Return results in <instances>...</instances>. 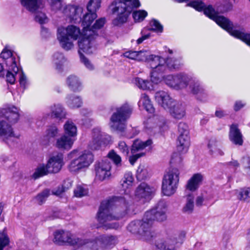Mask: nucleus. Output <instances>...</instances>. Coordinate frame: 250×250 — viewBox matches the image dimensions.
I'll use <instances>...</instances> for the list:
<instances>
[{
  "label": "nucleus",
  "instance_id": "obj_1",
  "mask_svg": "<svg viewBox=\"0 0 250 250\" xmlns=\"http://www.w3.org/2000/svg\"><path fill=\"white\" fill-rule=\"evenodd\" d=\"M134 211V205L127 202L125 197H115L102 203L97 214L98 220L105 229H117L119 227V223L110 222Z\"/></svg>",
  "mask_w": 250,
  "mask_h": 250
},
{
  "label": "nucleus",
  "instance_id": "obj_2",
  "mask_svg": "<svg viewBox=\"0 0 250 250\" xmlns=\"http://www.w3.org/2000/svg\"><path fill=\"white\" fill-rule=\"evenodd\" d=\"M198 11H204L205 15L215 22L222 28L226 30L232 36L241 40L250 46V34L243 31L233 28L232 23L227 18L219 15L218 12H227L231 8V4L226 1L223 6H218L216 11L211 5H206L201 0H195L189 2L187 5Z\"/></svg>",
  "mask_w": 250,
  "mask_h": 250
},
{
  "label": "nucleus",
  "instance_id": "obj_3",
  "mask_svg": "<svg viewBox=\"0 0 250 250\" xmlns=\"http://www.w3.org/2000/svg\"><path fill=\"white\" fill-rule=\"evenodd\" d=\"M140 5L138 0H118L113 2L110 6L112 14L116 16L112 21L113 24L119 26L126 22L133 8Z\"/></svg>",
  "mask_w": 250,
  "mask_h": 250
},
{
  "label": "nucleus",
  "instance_id": "obj_4",
  "mask_svg": "<svg viewBox=\"0 0 250 250\" xmlns=\"http://www.w3.org/2000/svg\"><path fill=\"white\" fill-rule=\"evenodd\" d=\"M189 79H133L132 83L140 89L151 90L161 83L166 84L169 87L179 90L188 86Z\"/></svg>",
  "mask_w": 250,
  "mask_h": 250
},
{
  "label": "nucleus",
  "instance_id": "obj_5",
  "mask_svg": "<svg viewBox=\"0 0 250 250\" xmlns=\"http://www.w3.org/2000/svg\"><path fill=\"white\" fill-rule=\"evenodd\" d=\"M80 29L74 25L60 27L57 30V39L61 47L65 50L73 48V41L81 36Z\"/></svg>",
  "mask_w": 250,
  "mask_h": 250
},
{
  "label": "nucleus",
  "instance_id": "obj_6",
  "mask_svg": "<svg viewBox=\"0 0 250 250\" xmlns=\"http://www.w3.org/2000/svg\"><path fill=\"white\" fill-rule=\"evenodd\" d=\"M132 110V107L127 104L117 108L110 119L111 129L114 131H124L126 127V120L129 118Z\"/></svg>",
  "mask_w": 250,
  "mask_h": 250
},
{
  "label": "nucleus",
  "instance_id": "obj_7",
  "mask_svg": "<svg viewBox=\"0 0 250 250\" xmlns=\"http://www.w3.org/2000/svg\"><path fill=\"white\" fill-rule=\"evenodd\" d=\"M53 243L59 246H74L80 247L87 243L85 239L79 238L70 231L65 229H58L53 234Z\"/></svg>",
  "mask_w": 250,
  "mask_h": 250
},
{
  "label": "nucleus",
  "instance_id": "obj_8",
  "mask_svg": "<svg viewBox=\"0 0 250 250\" xmlns=\"http://www.w3.org/2000/svg\"><path fill=\"white\" fill-rule=\"evenodd\" d=\"M1 58L4 60L7 67L6 78H24L22 70L18 67V58L9 46H6L0 54Z\"/></svg>",
  "mask_w": 250,
  "mask_h": 250
},
{
  "label": "nucleus",
  "instance_id": "obj_9",
  "mask_svg": "<svg viewBox=\"0 0 250 250\" xmlns=\"http://www.w3.org/2000/svg\"><path fill=\"white\" fill-rule=\"evenodd\" d=\"M63 165L62 154L53 155L49 159L46 165H40L37 167L32 177L36 179L49 173H57L60 171Z\"/></svg>",
  "mask_w": 250,
  "mask_h": 250
},
{
  "label": "nucleus",
  "instance_id": "obj_10",
  "mask_svg": "<svg viewBox=\"0 0 250 250\" xmlns=\"http://www.w3.org/2000/svg\"><path fill=\"white\" fill-rule=\"evenodd\" d=\"M127 230L132 234L136 235L143 241H150L155 237V233L153 229H150L145 217L141 220H135L130 222Z\"/></svg>",
  "mask_w": 250,
  "mask_h": 250
},
{
  "label": "nucleus",
  "instance_id": "obj_11",
  "mask_svg": "<svg viewBox=\"0 0 250 250\" xmlns=\"http://www.w3.org/2000/svg\"><path fill=\"white\" fill-rule=\"evenodd\" d=\"M179 171L176 168L170 169L164 174L162 190L165 195L170 196L175 192L179 183Z\"/></svg>",
  "mask_w": 250,
  "mask_h": 250
},
{
  "label": "nucleus",
  "instance_id": "obj_12",
  "mask_svg": "<svg viewBox=\"0 0 250 250\" xmlns=\"http://www.w3.org/2000/svg\"><path fill=\"white\" fill-rule=\"evenodd\" d=\"M167 206L164 202H159L155 208L146 211L144 214L145 220L149 225L150 229L155 221L162 222L167 220Z\"/></svg>",
  "mask_w": 250,
  "mask_h": 250
},
{
  "label": "nucleus",
  "instance_id": "obj_13",
  "mask_svg": "<svg viewBox=\"0 0 250 250\" xmlns=\"http://www.w3.org/2000/svg\"><path fill=\"white\" fill-rule=\"evenodd\" d=\"M94 156L89 151H83L79 156L72 160L69 163L68 168L70 171L78 173L87 168L93 162Z\"/></svg>",
  "mask_w": 250,
  "mask_h": 250
},
{
  "label": "nucleus",
  "instance_id": "obj_14",
  "mask_svg": "<svg viewBox=\"0 0 250 250\" xmlns=\"http://www.w3.org/2000/svg\"><path fill=\"white\" fill-rule=\"evenodd\" d=\"M84 32H82L81 36L79 38L78 45L79 53L83 54L82 52L87 54L92 53L95 50L94 31L89 30L88 35H85Z\"/></svg>",
  "mask_w": 250,
  "mask_h": 250
},
{
  "label": "nucleus",
  "instance_id": "obj_15",
  "mask_svg": "<svg viewBox=\"0 0 250 250\" xmlns=\"http://www.w3.org/2000/svg\"><path fill=\"white\" fill-rule=\"evenodd\" d=\"M147 62L149 63L152 70L150 71L151 78H159L162 77V75L165 73L167 69L164 65L165 63V60L159 56L150 55Z\"/></svg>",
  "mask_w": 250,
  "mask_h": 250
},
{
  "label": "nucleus",
  "instance_id": "obj_16",
  "mask_svg": "<svg viewBox=\"0 0 250 250\" xmlns=\"http://www.w3.org/2000/svg\"><path fill=\"white\" fill-rule=\"evenodd\" d=\"M111 142V137L102 132L99 128L93 129L92 140L89 144V147L92 150L99 149L102 145H107Z\"/></svg>",
  "mask_w": 250,
  "mask_h": 250
},
{
  "label": "nucleus",
  "instance_id": "obj_17",
  "mask_svg": "<svg viewBox=\"0 0 250 250\" xmlns=\"http://www.w3.org/2000/svg\"><path fill=\"white\" fill-rule=\"evenodd\" d=\"M11 125L3 119L0 118V136L8 144L10 142L15 141L19 138L18 135H15L13 133Z\"/></svg>",
  "mask_w": 250,
  "mask_h": 250
},
{
  "label": "nucleus",
  "instance_id": "obj_18",
  "mask_svg": "<svg viewBox=\"0 0 250 250\" xmlns=\"http://www.w3.org/2000/svg\"><path fill=\"white\" fill-rule=\"evenodd\" d=\"M19 116V109L13 105L3 108L0 111V119H3L11 125L17 122Z\"/></svg>",
  "mask_w": 250,
  "mask_h": 250
},
{
  "label": "nucleus",
  "instance_id": "obj_19",
  "mask_svg": "<svg viewBox=\"0 0 250 250\" xmlns=\"http://www.w3.org/2000/svg\"><path fill=\"white\" fill-rule=\"evenodd\" d=\"M111 163L107 160L99 162L95 167L96 178L103 181L108 178L111 175Z\"/></svg>",
  "mask_w": 250,
  "mask_h": 250
},
{
  "label": "nucleus",
  "instance_id": "obj_20",
  "mask_svg": "<svg viewBox=\"0 0 250 250\" xmlns=\"http://www.w3.org/2000/svg\"><path fill=\"white\" fill-rule=\"evenodd\" d=\"M83 9L81 7L68 5L62 8V7L58 10L61 11L70 21L76 22L78 20L81 19V16Z\"/></svg>",
  "mask_w": 250,
  "mask_h": 250
},
{
  "label": "nucleus",
  "instance_id": "obj_21",
  "mask_svg": "<svg viewBox=\"0 0 250 250\" xmlns=\"http://www.w3.org/2000/svg\"><path fill=\"white\" fill-rule=\"evenodd\" d=\"M191 93L194 96L196 100L204 102L207 100V94L204 89L197 83H195L192 79H189L188 83Z\"/></svg>",
  "mask_w": 250,
  "mask_h": 250
},
{
  "label": "nucleus",
  "instance_id": "obj_22",
  "mask_svg": "<svg viewBox=\"0 0 250 250\" xmlns=\"http://www.w3.org/2000/svg\"><path fill=\"white\" fill-rule=\"evenodd\" d=\"M155 191L154 188L150 187L145 183H142L137 187L135 191V197L138 199H143L142 202L144 203L146 200L149 199Z\"/></svg>",
  "mask_w": 250,
  "mask_h": 250
},
{
  "label": "nucleus",
  "instance_id": "obj_23",
  "mask_svg": "<svg viewBox=\"0 0 250 250\" xmlns=\"http://www.w3.org/2000/svg\"><path fill=\"white\" fill-rule=\"evenodd\" d=\"M155 99L159 105L167 110L169 108L174 101L167 92L164 91L157 92L155 95Z\"/></svg>",
  "mask_w": 250,
  "mask_h": 250
},
{
  "label": "nucleus",
  "instance_id": "obj_24",
  "mask_svg": "<svg viewBox=\"0 0 250 250\" xmlns=\"http://www.w3.org/2000/svg\"><path fill=\"white\" fill-rule=\"evenodd\" d=\"M168 110L171 116L176 119H181L186 115V107L184 104L174 101Z\"/></svg>",
  "mask_w": 250,
  "mask_h": 250
},
{
  "label": "nucleus",
  "instance_id": "obj_25",
  "mask_svg": "<svg viewBox=\"0 0 250 250\" xmlns=\"http://www.w3.org/2000/svg\"><path fill=\"white\" fill-rule=\"evenodd\" d=\"M99 242L101 248L109 249L114 247L118 243V238L114 235H100Z\"/></svg>",
  "mask_w": 250,
  "mask_h": 250
},
{
  "label": "nucleus",
  "instance_id": "obj_26",
  "mask_svg": "<svg viewBox=\"0 0 250 250\" xmlns=\"http://www.w3.org/2000/svg\"><path fill=\"white\" fill-rule=\"evenodd\" d=\"M52 62L58 72H62L68 62L64 56L61 53L56 52L52 56Z\"/></svg>",
  "mask_w": 250,
  "mask_h": 250
},
{
  "label": "nucleus",
  "instance_id": "obj_27",
  "mask_svg": "<svg viewBox=\"0 0 250 250\" xmlns=\"http://www.w3.org/2000/svg\"><path fill=\"white\" fill-rule=\"evenodd\" d=\"M229 138L230 141L234 144L238 146L242 145L243 136L236 125H232L230 126Z\"/></svg>",
  "mask_w": 250,
  "mask_h": 250
},
{
  "label": "nucleus",
  "instance_id": "obj_28",
  "mask_svg": "<svg viewBox=\"0 0 250 250\" xmlns=\"http://www.w3.org/2000/svg\"><path fill=\"white\" fill-rule=\"evenodd\" d=\"M97 17V15L95 12H89L88 11L83 16L82 20V19L80 20V21L82 20V24L83 27L82 32H85V35H88V32H89V29L91 27V24Z\"/></svg>",
  "mask_w": 250,
  "mask_h": 250
},
{
  "label": "nucleus",
  "instance_id": "obj_29",
  "mask_svg": "<svg viewBox=\"0 0 250 250\" xmlns=\"http://www.w3.org/2000/svg\"><path fill=\"white\" fill-rule=\"evenodd\" d=\"M204 176L201 173H196L188 180L186 185V189L189 191H195L202 183Z\"/></svg>",
  "mask_w": 250,
  "mask_h": 250
},
{
  "label": "nucleus",
  "instance_id": "obj_30",
  "mask_svg": "<svg viewBox=\"0 0 250 250\" xmlns=\"http://www.w3.org/2000/svg\"><path fill=\"white\" fill-rule=\"evenodd\" d=\"M21 5L31 12H36L43 7L42 0H21Z\"/></svg>",
  "mask_w": 250,
  "mask_h": 250
},
{
  "label": "nucleus",
  "instance_id": "obj_31",
  "mask_svg": "<svg viewBox=\"0 0 250 250\" xmlns=\"http://www.w3.org/2000/svg\"><path fill=\"white\" fill-rule=\"evenodd\" d=\"M74 142L73 138L63 135L57 140L55 146L61 149L69 150L72 147Z\"/></svg>",
  "mask_w": 250,
  "mask_h": 250
},
{
  "label": "nucleus",
  "instance_id": "obj_32",
  "mask_svg": "<svg viewBox=\"0 0 250 250\" xmlns=\"http://www.w3.org/2000/svg\"><path fill=\"white\" fill-rule=\"evenodd\" d=\"M134 181L132 173L127 172L125 174L122 180V187L126 194L130 193V188L132 187Z\"/></svg>",
  "mask_w": 250,
  "mask_h": 250
},
{
  "label": "nucleus",
  "instance_id": "obj_33",
  "mask_svg": "<svg viewBox=\"0 0 250 250\" xmlns=\"http://www.w3.org/2000/svg\"><path fill=\"white\" fill-rule=\"evenodd\" d=\"M208 148L209 149L210 153L213 156L224 155V152L221 149L220 144L215 139H211L209 141Z\"/></svg>",
  "mask_w": 250,
  "mask_h": 250
},
{
  "label": "nucleus",
  "instance_id": "obj_34",
  "mask_svg": "<svg viewBox=\"0 0 250 250\" xmlns=\"http://www.w3.org/2000/svg\"><path fill=\"white\" fill-rule=\"evenodd\" d=\"M194 197L193 194H189L187 196L186 202L182 209L183 213L190 214L193 212L194 207Z\"/></svg>",
  "mask_w": 250,
  "mask_h": 250
},
{
  "label": "nucleus",
  "instance_id": "obj_35",
  "mask_svg": "<svg viewBox=\"0 0 250 250\" xmlns=\"http://www.w3.org/2000/svg\"><path fill=\"white\" fill-rule=\"evenodd\" d=\"M152 143L151 140H148L146 142L136 140H135L132 146L131 150V153L134 154L144 150L146 147L150 146Z\"/></svg>",
  "mask_w": 250,
  "mask_h": 250
},
{
  "label": "nucleus",
  "instance_id": "obj_36",
  "mask_svg": "<svg viewBox=\"0 0 250 250\" xmlns=\"http://www.w3.org/2000/svg\"><path fill=\"white\" fill-rule=\"evenodd\" d=\"M190 146V138L188 135H179L178 138V148L183 152L187 151Z\"/></svg>",
  "mask_w": 250,
  "mask_h": 250
},
{
  "label": "nucleus",
  "instance_id": "obj_37",
  "mask_svg": "<svg viewBox=\"0 0 250 250\" xmlns=\"http://www.w3.org/2000/svg\"><path fill=\"white\" fill-rule=\"evenodd\" d=\"M64 134L73 138L77 135V128L74 123L70 120L67 121L63 125Z\"/></svg>",
  "mask_w": 250,
  "mask_h": 250
},
{
  "label": "nucleus",
  "instance_id": "obj_38",
  "mask_svg": "<svg viewBox=\"0 0 250 250\" xmlns=\"http://www.w3.org/2000/svg\"><path fill=\"white\" fill-rule=\"evenodd\" d=\"M157 250H175V246L170 240L159 239L155 242Z\"/></svg>",
  "mask_w": 250,
  "mask_h": 250
},
{
  "label": "nucleus",
  "instance_id": "obj_39",
  "mask_svg": "<svg viewBox=\"0 0 250 250\" xmlns=\"http://www.w3.org/2000/svg\"><path fill=\"white\" fill-rule=\"evenodd\" d=\"M157 250H175V246L170 240L159 239L155 242Z\"/></svg>",
  "mask_w": 250,
  "mask_h": 250
},
{
  "label": "nucleus",
  "instance_id": "obj_40",
  "mask_svg": "<svg viewBox=\"0 0 250 250\" xmlns=\"http://www.w3.org/2000/svg\"><path fill=\"white\" fill-rule=\"evenodd\" d=\"M138 104L140 107H143L147 111L152 113L154 109L148 96L144 94L141 95Z\"/></svg>",
  "mask_w": 250,
  "mask_h": 250
},
{
  "label": "nucleus",
  "instance_id": "obj_41",
  "mask_svg": "<svg viewBox=\"0 0 250 250\" xmlns=\"http://www.w3.org/2000/svg\"><path fill=\"white\" fill-rule=\"evenodd\" d=\"M66 103L71 108L80 107L82 104L81 99L74 95H68L66 98Z\"/></svg>",
  "mask_w": 250,
  "mask_h": 250
},
{
  "label": "nucleus",
  "instance_id": "obj_42",
  "mask_svg": "<svg viewBox=\"0 0 250 250\" xmlns=\"http://www.w3.org/2000/svg\"><path fill=\"white\" fill-rule=\"evenodd\" d=\"M50 110L51 116L55 118L62 119L65 116L64 109L60 104H54L50 106Z\"/></svg>",
  "mask_w": 250,
  "mask_h": 250
},
{
  "label": "nucleus",
  "instance_id": "obj_43",
  "mask_svg": "<svg viewBox=\"0 0 250 250\" xmlns=\"http://www.w3.org/2000/svg\"><path fill=\"white\" fill-rule=\"evenodd\" d=\"M165 63L170 70H176L180 68L182 64L181 58L168 57L165 61Z\"/></svg>",
  "mask_w": 250,
  "mask_h": 250
},
{
  "label": "nucleus",
  "instance_id": "obj_44",
  "mask_svg": "<svg viewBox=\"0 0 250 250\" xmlns=\"http://www.w3.org/2000/svg\"><path fill=\"white\" fill-rule=\"evenodd\" d=\"M149 169L148 167L144 165H141L138 167L136 177L139 180H143L149 176Z\"/></svg>",
  "mask_w": 250,
  "mask_h": 250
},
{
  "label": "nucleus",
  "instance_id": "obj_45",
  "mask_svg": "<svg viewBox=\"0 0 250 250\" xmlns=\"http://www.w3.org/2000/svg\"><path fill=\"white\" fill-rule=\"evenodd\" d=\"M236 194L239 200L246 201L250 198V188H245L237 190Z\"/></svg>",
  "mask_w": 250,
  "mask_h": 250
},
{
  "label": "nucleus",
  "instance_id": "obj_46",
  "mask_svg": "<svg viewBox=\"0 0 250 250\" xmlns=\"http://www.w3.org/2000/svg\"><path fill=\"white\" fill-rule=\"evenodd\" d=\"M9 243V238L6 232V229H4L2 231L0 232V250H3Z\"/></svg>",
  "mask_w": 250,
  "mask_h": 250
},
{
  "label": "nucleus",
  "instance_id": "obj_47",
  "mask_svg": "<svg viewBox=\"0 0 250 250\" xmlns=\"http://www.w3.org/2000/svg\"><path fill=\"white\" fill-rule=\"evenodd\" d=\"M59 130L56 126H50L46 131L45 137L48 141H50L57 136Z\"/></svg>",
  "mask_w": 250,
  "mask_h": 250
},
{
  "label": "nucleus",
  "instance_id": "obj_48",
  "mask_svg": "<svg viewBox=\"0 0 250 250\" xmlns=\"http://www.w3.org/2000/svg\"><path fill=\"white\" fill-rule=\"evenodd\" d=\"M101 0H90L87 5V11L89 12H96L101 7Z\"/></svg>",
  "mask_w": 250,
  "mask_h": 250
},
{
  "label": "nucleus",
  "instance_id": "obj_49",
  "mask_svg": "<svg viewBox=\"0 0 250 250\" xmlns=\"http://www.w3.org/2000/svg\"><path fill=\"white\" fill-rule=\"evenodd\" d=\"M147 15V13L145 10H137L133 12L132 16L134 21L140 22L144 20Z\"/></svg>",
  "mask_w": 250,
  "mask_h": 250
},
{
  "label": "nucleus",
  "instance_id": "obj_50",
  "mask_svg": "<svg viewBox=\"0 0 250 250\" xmlns=\"http://www.w3.org/2000/svg\"><path fill=\"white\" fill-rule=\"evenodd\" d=\"M50 190L48 189H45L42 192L38 194L36 197L38 203L41 205L43 203L50 195Z\"/></svg>",
  "mask_w": 250,
  "mask_h": 250
},
{
  "label": "nucleus",
  "instance_id": "obj_51",
  "mask_svg": "<svg viewBox=\"0 0 250 250\" xmlns=\"http://www.w3.org/2000/svg\"><path fill=\"white\" fill-rule=\"evenodd\" d=\"M105 23V19L104 18H101L96 21L94 24L90 27L89 30L94 31V36L96 37L97 30L102 28Z\"/></svg>",
  "mask_w": 250,
  "mask_h": 250
},
{
  "label": "nucleus",
  "instance_id": "obj_52",
  "mask_svg": "<svg viewBox=\"0 0 250 250\" xmlns=\"http://www.w3.org/2000/svg\"><path fill=\"white\" fill-rule=\"evenodd\" d=\"M108 157L117 166L121 165V158L114 150H111L108 153Z\"/></svg>",
  "mask_w": 250,
  "mask_h": 250
},
{
  "label": "nucleus",
  "instance_id": "obj_53",
  "mask_svg": "<svg viewBox=\"0 0 250 250\" xmlns=\"http://www.w3.org/2000/svg\"><path fill=\"white\" fill-rule=\"evenodd\" d=\"M149 24V30H153L157 32H162L163 26L157 20H153L151 21Z\"/></svg>",
  "mask_w": 250,
  "mask_h": 250
},
{
  "label": "nucleus",
  "instance_id": "obj_54",
  "mask_svg": "<svg viewBox=\"0 0 250 250\" xmlns=\"http://www.w3.org/2000/svg\"><path fill=\"white\" fill-rule=\"evenodd\" d=\"M74 195L77 197H82L87 194L88 190L83 186H78L74 191Z\"/></svg>",
  "mask_w": 250,
  "mask_h": 250
},
{
  "label": "nucleus",
  "instance_id": "obj_55",
  "mask_svg": "<svg viewBox=\"0 0 250 250\" xmlns=\"http://www.w3.org/2000/svg\"><path fill=\"white\" fill-rule=\"evenodd\" d=\"M41 9H39L34 13H35V20L42 24L46 22L47 18L46 15L41 11Z\"/></svg>",
  "mask_w": 250,
  "mask_h": 250
},
{
  "label": "nucleus",
  "instance_id": "obj_56",
  "mask_svg": "<svg viewBox=\"0 0 250 250\" xmlns=\"http://www.w3.org/2000/svg\"><path fill=\"white\" fill-rule=\"evenodd\" d=\"M178 130L179 135H189L188 125L184 122H180L178 125Z\"/></svg>",
  "mask_w": 250,
  "mask_h": 250
},
{
  "label": "nucleus",
  "instance_id": "obj_57",
  "mask_svg": "<svg viewBox=\"0 0 250 250\" xmlns=\"http://www.w3.org/2000/svg\"><path fill=\"white\" fill-rule=\"evenodd\" d=\"M67 83L69 87L74 91L79 90L81 87L78 79H68Z\"/></svg>",
  "mask_w": 250,
  "mask_h": 250
},
{
  "label": "nucleus",
  "instance_id": "obj_58",
  "mask_svg": "<svg viewBox=\"0 0 250 250\" xmlns=\"http://www.w3.org/2000/svg\"><path fill=\"white\" fill-rule=\"evenodd\" d=\"M150 54L147 51H140L138 52L137 60L147 62L148 60Z\"/></svg>",
  "mask_w": 250,
  "mask_h": 250
},
{
  "label": "nucleus",
  "instance_id": "obj_59",
  "mask_svg": "<svg viewBox=\"0 0 250 250\" xmlns=\"http://www.w3.org/2000/svg\"><path fill=\"white\" fill-rule=\"evenodd\" d=\"M61 0H50L51 9L55 12H58V10L62 7V4Z\"/></svg>",
  "mask_w": 250,
  "mask_h": 250
},
{
  "label": "nucleus",
  "instance_id": "obj_60",
  "mask_svg": "<svg viewBox=\"0 0 250 250\" xmlns=\"http://www.w3.org/2000/svg\"><path fill=\"white\" fill-rule=\"evenodd\" d=\"M80 56L81 62L88 69L90 70L94 69V65L86 58H85L83 54H81Z\"/></svg>",
  "mask_w": 250,
  "mask_h": 250
},
{
  "label": "nucleus",
  "instance_id": "obj_61",
  "mask_svg": "<svg viewBox=\"0 0 250 250\" xmlns=\"http://www.w3.org/2000/svg\"><path fill=\"white\" fill-rule=\"evenodd\" d=\"M160 125H158V123H156L155 119H150L148 121L146 127L148 130H149L156 129L158 126H160Z\"/></svg>",
  "mask_w": 250,
  "mask_h": 250
},
{
  "label": "nucleus",
  "instance_id": "obj_62",
  "mask_svg": "<svg viewBox=\"0 0 250 250\" xmlns=\"http://www.w3.org/2000/svg\"><path fill=\"white\" fill-rule=\"evenodd\" d=\"M118 147L123 153L125 155H127L128 153V147L125 142L120 141L118 143Z\"/></svg>",
  "mask_w": 250,
  "mask_h": 250
},
{
  "label": "nucleus",
  "instance_id": "obj_63",
  "mask_svg": "<svg viewBox=\"0 0 250 250\" xmlns=\"http://www.w3.org/2000/svg\"><path fill=\"white\" fill-rule=\"evenodd\" d=\"M242 163L246 173L248 175H250V158L249 157L244 158Z\"/></svg>",
  "mask_w": 250,
  "mask_h": 250
},
{
  "label": "nucleus",
  "instance_id": "obj_64",
  "mask_svg": "<svg viewBox=\"0 0 250 250\" xmlns=\"http://www.w3.org/2000/svg\"><path fill=\"white\" fill-rule=\"evenodd\" d=\"M145 154V153L144 152H139L136 154H132V155L130 156L129 158V161L131 165H133L139 158L144 156Z\"/></svg>",
  "mask_w": 250,
  "mask_h": 250
}]
</instances>
